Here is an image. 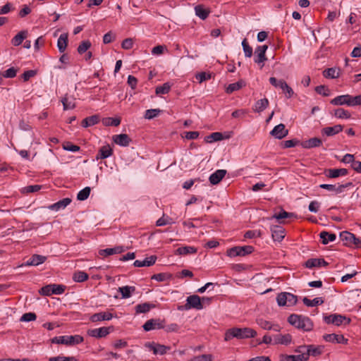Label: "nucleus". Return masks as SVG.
<instances>
[{"label": "nucleus", "mask_w": 361, "mask_h": 361, "mask_svg": "<svg viewBox=\"0 0 361 361\" xmlns=\"http://www.w3.org/2000/svg\"><path fill=\"white\" fill-rule=\"evenodd\" d=\"M288 322L298 329L309 331L312 329L313 324L310 318L295 314H290Z\"/></svg>", "instance_id": "1"}, {"label": "nucleus", "mask_w": 361, "mask_h": 361, "mask_svg": "<svg viewBox=\"0 0 361 361\" xmlns=\"http://www.w3.org/2000/svg\"><path fill=\"white\" fill-rule=\"evenodd\" d=\"M256 336V331L250 328H232L226 331L224 338H252Z\"/></svg>", "instance_id": "2"}, {"label": "nucleus", "mask_w": 361, "mask_h": 361, "mask_svg": "<svg viewBox=\"0 0 361 361\" xmlns=\"http://www.w3.org/2000/svg\"><path fill=\"white\" fill-rule=\"evenodd\" d=\"M190 309H195V310H202L203 309V305L201 302V298L197 295H190L186 299V303L183 307H179V310H190Z\"/></svg>", "instance_id": "3"}, {"label": "nucleus", "mask_w": 361, "mask_h": 361, "mask_svg": "<svg viewBox=\"0 0 361 361\" xmlns=\"http://www.w3.org/2000/svg\"><path fill=\"white\" fill-rule=\"evenodd\" d=\"M326 324H331L335 326L347 325L350 322V319L341 314H332L324 317Z\"/></svg>", "instance_id": "4"}, {"label": "nucleus", "mask_w": 361, "mask_h": 361, "mask_svg": "<svg viewBox=\"0 0 361 361\" xmlns=\"http://www.w3.org/2000/svg\"><path fill=\"white\" fill-rule=\"evenodd\" d=\"M253 251L254 247L251 245L235 246L227 250V255L231 257L245 256L251 254Z\"/></svg>", "instance_id": "5"}, {"label": "nucleus", "mask_w": 361, "mask_h": 361, "mask_svg": "<svg viewBox=\"0 0 361 361\" xmlns=\"http://www.w3.org/2000/svg\"><path fill=\"white\" fill-rule=\"evenodd\" d=\"M296 352L299 354L295 355H281L279 361H307L308 360V354L303 353L301 346L296 350Z\"/></svg>", "instance_id": "6"}, {"label": "nucleus", "mask_w": 361, "mask_h": 361, "mask_svg": "<svg viewBox=\"0 0 361 361\" xmlns=\"http://www.w3.org/2000/svg\"><path fill=\"white\" fill-rule=\"evenodd\" d=\"M267 49V45L258 46L256 47L254 58L255 63L259 64L267 60V58L266 57V51Z\"/></svg>", "instance_id": "7"}, {"label": "nucleus", "mask_w": 361, "mask_h": 361, "mask_svg": "<svg viewBox=\"0 0 361 361\" xmlns=\"http://www.w3.org/2000/svg\"><path fill=\"white\" fill-rule=\"evenodd\" d=\"M270 134L277 139H282L288 134V130L283 123L276 126L274 129L270 132Z\"/></svg>", "instance_id": "8"}, {"label": "nucleus", "mask_w": 361, "mask_h": 361, "mask_svg": "<svg viewBox=\"0 0 361 361\" xmlns=\"http://www.w3.org/2000/svg\"><path fill=\"white\" fill-rule=\"evenodd\" d=\"M271 236L274 241H281L285 237V229L281 226L271 227Z\"/></svg>", "instance_id": "9"}, {"label": "nucleus", "mask_w": 361, "mask_h": 361, "mask_svg": "<svg viewBox=\"0 0 361 361\" xmlns=\"http://www.w3.org/2000/svg\"><path fill=\"white\" fill-rule=\"evenodd\" d=\"M47 259V257L40 255H33L26 262L21 264L23 266H38L44 263Z\"/></svg>", "instance_id": "10"}, {"label": "nucleus", "mask_w": 361, "mask_h": 361, "mask_svg": "<svg viewBox=\"0 0 361 361\" xmlns=\"http://www.w3.org/2000/svg\"><path fill=\"white\" fill-rule=\"evenodd\" d=\"M157 259L156 255H151L143 260H135L133 265L136 267H151L155 264Z\"/></svg>", "instance_id": "11"}, {"label": "nucleus", "mask_w": 361, "mask_h": 361, "mask_svg": "<svg viewBox=\"0 0 361 361\" xmlns=\"http://www.w3.org/2000/svg\"><path fill=\"white\" fill-rule=\"evenodd\" d=\"M112 139L116 145L122 147L128 146L131 142V139L127 134L115 135L113 136Z\"/></svg>", "instance_id": "12"}, {"label": "nucleus", "mask_w": 361, "mask_h": 361, "mask_svg": "<svg viewBox=\"0 0 361 361\" xmlns=\"http://www.w3.org/2000/svg\"><path fill=\"white\" fill-rule=\"evenodd\" d=\"M226 173V170L224 169L216 170L214 173L210 175L209 178V182L212 185L218 184L224 178Z\"/></svg>", "instance_id": "13"}, {"label": "nucleus", "mask_w": 361, "mask_h": 361, "mask_svg": "<svg viewBox=\"0 0 361 361\" xmlns=\"http://www.w3.org/2000/svg\"><path fill=\"white\" fill-rule=\"evenodd\" d=\"M328 178H335L339 176H345L348 173L346 169H329L325 172Z\"/></svg>", "instance_id": "14"}, {"label": "nucleus", "mask_w": 361, "mask_h": 361, "mask_svg": "<svg viewBox=\"0 0 361 361\" xmlns=\"http://www.w3.org/2000/svg\"><path fill=\"white\" fill-rule=\"evenodd\" d=\"M350 94H343L334 98L330 103L334 106L347 105L350 106Z\"/></svg>", "instance_id": "15"}, {"label": "nucleus", "mask_w": 361, "mask_h": 361, "mask_svg": "<svg viewBox=\"0 0 361 361\" xmlns=\"http://www.w3.org/2000/svg\"><path fill=\"white\" fill-rule=\"evenodd\" d=\"M301 347L303 353L308 354V357H310V355L317 356L320 355L322 353L324 348L322 346L314 347L313 345H302Z\"/></svg>", "instance_id": "16"}, {"label": "nucleus", "mask_w": 361, "mask_h": 361, "mask_svg": "<svg viewBox=\"0 0 361 361\" xmlns=\"http://www.w3.org/2000/svg\"><path fill=\"white\" fill-rule=\"evenodd\" d=\"M145 346L148 348L150 350H152L154 354H160L163 355L166 353V350L169 349L164 345L157 344L154 342L147 343L145 344Z\"/></svg>", "instance_id": "17"}, {"label": "nucleus", "mask_w": 361, "mask_h": 361, "mask_svg": "<svg viewBox=\"0 0 361 361\" xmlns=\"http://www.w3.org/2000/svg\"><path fill=\"white\" fill-rule=\"evenodd\" d=\"M328 265V262H326L324 259L319 258H311L306 261L305 267L309 269H312L314 267H326Z\"/></svg>", "instance_id": "18"}, {"label": "nucleus", "mask_w": 361, "mask_h": 361, "mask_svg": "<svg viewBox=\"0 0 361 361\" xmlns=\"http://www.w3.org/2000/svg\"><path fill=\"white\" fill-rule=\"evenodd\" d=\"M113 318V314L109 312H101L91 316L92 322L109 321Z\"/></svg>", "instance_id": "19"}, {"label": "nucleus", "mask_w": 361, "mask_h": 361, "mask_svg": "<svg viewBox=\"0 0 361 361\" xmlns=\"http://www.w3.org/2000/svg\"><path fill=\"white\" fill-rule=\"evenodd\" d=\"M343 129V126L342 125L338 124L332 127L324 128L322 130V133L326 136H333L341 132Z\"/></svg>", "instance_id": "20"}, {"label": "nucleus", "mask_w": 361, "mask_h": 361, "mask_svg": "<svg viewBox=\"0 0 361 361\" xmlns=\"http://www.w3.org/2000/svg\"><path fill=\"white\" fill-rule=\"evenodd\" d=\"M71 199L69 197L63 198L59 202L49 206V209L54 211H59L66 208L71 202Z\"/></svg>", "instance_id": "21"}, {"label": "nucleus", "mask_w": 361, "mask_h": 361, "mask_svg": "<svg viewBox=\"0 0 361 361\" xmlns=\"http://www.w3.org/2000/svg\"><path fill=\"white\" fill-rule=\"evenodd\" d=\"M322 144L321 139L317 137H312L307 140H305L301 143L303 148L310 149L313 147H319Z\"/></svg>", "instance_id": "22"}, {"label": "nucleus", "mask_w": 361, "mask_h": 361, "mask_svg": "<svg viewBox=\"0 0 361 361\" xmlns=\"http://www.w3.org/2000/svg\"><path fill=\"white\" fill-rule=\"evenodd\" d=\"M27 36L28 32L27 30H22L13 37L11 39V44L15 47H18L22 44L23 40L26 39Z\"/></svg>", "instance_id": "23"}, {"label": "nucleus", "mask_w": 361, "mask_h": 361, "mask_svg": "<svg viewBox=\"0 0 361 361\" xmlns=\"http://www.w3.org/2000/svg\"><path fill=\"white\" fill-rule=\"evenodd\" d=\"M112 153H113V150L109 145L102 146L99 149L98 154L96 157V159H104L110 157L112 154Z\"/></svg>", "instance_id": "24"}, {"label": "nucleus", "mask_w": 361, "mask_h": 361, "mask_svg": "<svg viewBox=\"0 0 361 361\" xmlns=\"http://www.w3.org/2000/svg\"><path fill=\"white\" fill-rule=\"evenodd\" d=\"M68 33H63L59 36L57 41V47L59 52L63 53L66 50L68 45Z\"/></svg>", "instance_id": "25"}, {"label": "nucleus", "mask_w": 361, "mask_h": 361, "mask_svg": "<svg viewBox=\"0 0 361 361\" xmlns=\"http://www.w3.org/2000/svg\"><path fill=\"white\" fill-rule=\"evenodd\" d=\"M269 100L267 98L259 99L256 102L252 107L255 112L260 113L263 111L269 106Z\"/></svg>", "instance_id": "26"}, {"label": "nucleus", "mask_w": 361, "mask_h": 361, "mask_svg": "<svg viewBox=\"0 0 361 361\" xmlns=\"http://www.w3.org/2000/svg\"><path fill=\"white\" fill-rule=\"evenodd\" d=\"M296 217L294 213L287 212L283 209H281L279 214H274L271 219H276L279 223H283L284 219Z\"/></svg>", "instance_id": "27"}, {"label": "nucleus", "mask_w": 361, "mask_h": 361, "mask_svg": "<svg viewBox=\"0 0 361 361\" xmlns=\"http://www.w3.org/2000/svg\"><path fill=\"white\" fill-rule=\"evenodd\" d=\"M340 238L345 245L350 246L353 240H355V235L348 231H343L340 233Z\"/></svg>", "instance_id": "28"}, {"label": "nucleus", "mask_w": 361, "mask_h": 361, "mask_svg": "<svg viewBox=\"0 0 361 361\" xmlns=\"http://www.w3.org/2000/svg\"><path fill=\"white\" fill-rule=\"evenodd\" d=\"M162 327L161 323L158 320L149 319L143 325L145 331H148L152 329H159Z\"/></svg>", "instance_id": "29"}, {"label": "nucleus", "mask_w": 361, "mask_h": 361, "mask_svg": "<svg viewBox=\"0 0 361 361\" xmlns=\"http://www.w3.org/2000/svg\"><path fill=\"white\" fill-rule=\"evenodd\" d=\"M257 324L264 329L273 330L275 331H279V326L276 324H271V322L263 319H257Z\"/></svg>", "instance_id": "30"}, {"label": "nucleus", "mask_w": 361, "mask_h": 361, "mask_svg": "<svg viewBox=\"0 0 361 361\" xmlns=\"http://www.w3.org/2000/svg\"><path fill=\"white\" fill-rule=\"evenodd\" d=\"M118 292L121 293L122 298H129L132 293L135 291V286H125L118 288Z\"/></svg>", "instance_id": "31"}, {"label": "nucleus", "mask_w": 361, "mask_h": 361, "mask_svg": "<svg viewBox=\"0 0 361 361\" xmlns=\"http://www.w3.org/2000/svg\"><path fill=\"white\" fill-rule=\"evenodd\" d=\"M99 121V117L97 115H93L85 118L82 121V126L83 128H87L97 124Z\"/></svg>", "instance_id": "32"}, {"label": "nucleus", "mask_w": 361, "mask_h": 361, "mask_svg": "<svg viewBox=\"0 0 361 361\" xmlns=\"http://www.w3.org/2000/svg\"><path fill=\"white\" fill-rule=\"evenodd\" d=\"M322 243L324 245L328 244L329 242H333L336 240V236L334 233H330L327 231H322L319 233Z\"/></svg>", "instance_id": "33"}, {"label": "nucleus", "mask_w": 361, "mask_h": 361, "mask_svg": "<svg viewBox=\"0 0 361 361\" xmlns=\"http://www.w3.org/2000/svg\"><path fill=\"white\" fill-rule=\"evenodd\" d=\"M155 305L149 302H144L138 304L135 306V312L137 314L148 312L152 308H154Z\"/></svg>", "instance_id": "34"}, {"label": "nucleus", "mask_w": 361, "mask_h": 361, "mask_svg": "<svg viewBox=\"0 0 361 361\" xmlns=\"http://www.w3.org/2000/svg\"><path fill=\"white\" fill-rule=\"evenodd\" d=\"M197 251V248L192 246H183L178 247L176 253L180 255H186L189 254H195Z\"/></svg>", "instance_id": "35"}, {"label": "nucleus", "mask_w": 361, "mask_h": 361, "mask_svg": "<svg viewBox=\"0 0 361 361\" xmlns=\"http://www.w3.org/2000/svg\"><path fill=\"white\" fill-rule=\"evenodd\" d=\"M195 11L196 16L202 20L206 19L209 14V11L202 5L196 6L195 7Z\"/></svg>", "instance_id": "36"}, {"label": "nucleus", "mask_w": 361, "mask_h": 361, "mask_svg": "<svg viewBox=\"0 0 361 361\" xmlns=\"http://www.w3.org/2000/svg\"><path fill=\"white\" fill-rule=\"evenodd\" d=\"M74 98L66 94L61 99L64 110L72 109L75 106Z\"/></svg>", "instance_id": "37"}, {"label": "nucleus", "mask_w": 361, "mask_h": 361, "mask_svg": "<svg viewBox=\"0 0 361 361\" xmlns=\"http://www.w3.org/2000/svg\"><path fill=\"white\" fill-rule=\"evenodd\" d=\"M303 303L307 307H315L324 303L322 298H315L313 300H310L305 297L302 299Z\"/></svg>", "instance_id": "38"}, {"label": "nucleus", "mask_w": 361, "mask_h": 361, "mask_svg": "<svg viewBox=\"0 0 361 361\" xmlns=\"http://www.w3.org/2000/svg\"><path fill=\"white\" fill-rule=\"evenodd\" d=\"M223 138L224 137H223V135L221 133L215 132V133H212V134H210L208 136H206L204 138V140L207 143H212L213 142L220 141V140H223Z\"/></svg>", "instance_id": "39"}, {"label": "nucleus", "mask_w": 361, "mask_h": 361, "mask_svg": "<svg viewBox=\"0 0 361 361\" xmlns=\"http://www.w3.org/2000/svg\"><path fill=\"white\" fill-rule=\"evenodd\" d=\"M323 75L326 78H337L339 77V72L335 68H329L323 71Z\"/></svg>", "instance_id": "40"}, {"label": "nucleus", "mask_w": 361, "mask_h": 361, "mask_svg": "<svg viewBox=\"0 0 361 361\" xmlns=\"http://www.w3.org/2000/svg\"><path fill=\"white\" fill-rule=\"evenodd\" d=\"M244 85L243 81H238L237 82L229 84L226 87V92L228 94H231L235 91L240 90Z\"/></svg>", "instance_id": "41"}, {"label": "nucleus", "mask_w": 361, "mask_h": 361, "mask_svg": "<svg viewBox=\"0 0 361 361\" xmlns=\"http://www.w3.org/2000/svg\"><path fill=\"white\" fill-rule=\"evenodd\" d=\"M52 343L63 344L67 346H73L79 344L83 340H51Z\"/></svg>", "instance_id": "42"}, {"label": "nucleus", "mask_w": 361, "mask_h": 361, "mask_svg": "<svg viewBox=\"0 0 361 361\" xmlns=\"http://www.w3.org/2000/svg\"><path fill=\"white\" fill-rule=\"evenodd\" d=\"M90 192L91 188L90 187H85V188L79 191V192L77 195V199L80 201H84L87 200L90 196Z\"/></svg>", "instance_id": "43"}, {"label": "nucleus", "mask_w": 361, "mask_h": 361, "mask_svg": "<svg viewBox=\"0 0 361 361\" xmlns=\"http://www.w3.org/2000/svg\"><path fill=\"white\" fill-rule=\"evenodd\" d=\"M171 85L169 82H165L161 86L156 87L155 92L157 94H167L171 90Z\"/></svg>", "instance_id": "44"}, {"label": "nucleus", "mask_w": 361, "mask_h": 361, "mask_svg": "<svg viewBox=\"0 0 361 361\" xmlns=\"http://www.w3.org/2000/svg\"><path fill=\"white\" fill-rule=\"evenodd\" d=\"M334 116L338 118H349L350 114L348 111L342 108H338L334 111Z\"/></svg>", "instance_id": "45"}, {"label": "nucleus", "mask_w": 361, "mask_h": 361, "mask_svg": "<svg viewBox=\"0 0 361 361\" xmlns=\"http://www.w3.org/2000/svg\"><path fill=\"white\" fill-rule=\"evenodd\" d=\"M242 47L245 57L250 58L252 56V48L249 45L246 38L243 40Z\"/></svg>", "instance_id": "46"}, {"label": "nucleus", "mask_w": 361, "mask_h": 361, "mask_svg": "<svg viewBox=\"0 0 361 361\" xmlns=\"http://www.w3.org/2000/svg\"><path fill=\"white\" fill-rule=\"evenodd\" d=\"M88 274L84 271L75 272L73 276V279L76 282H83L88 279Z\"/></svg>", "instance_id": "47"}, {"label": "nucleus", "mask_w": 361, "mask_h": 361, "mask_svg": "<svg viewBox=\"0 0 361 361\" xmlns=\"http://www.w3.org/2000/svg\"><path fill=\"white\" fill-rule=\"evenodd\" d=\"M102 123L104 126H118L121 123V119L117 118H105L103 119Z\"/></svg>", "instance_id": "48"}, {"label": "nucleus", "mask_w": 361, "mask_h": 361, "mask_svg": "<svg viewBox=\"0 0 361 361\" xmlns=\"http://www.w3.org/2000/svg\"><path fill=\"white\" fill-rule=\"evenodd\" d=\"M51 293L54 295H61L64 293L66 287L64 285L62 284H56L53 283L51 284Z\"/></svg>", "instance_id": "49"}, {"label": "nucleus", "mask_w": 361, "mask_h": 361, "mask_svg": "<svg viewBox=\"0 0 361 361\" xmlns=\"http://www.w3.org/2000/svg\"><path fill=\"white\" fill-rule=\"evenodd\" d=\"M274 340H267V339H264V340H262V341H259L258 343V345H261L262 343H264V344H272V345H275V344H278V343H280V344H282V345H289L290 343V341L291 340H279V342H277L276 340H274V342H273Z\"/></svg>", "instance_id": "50"}, {"label": "nucleus", "mask_w": 361, "mask_h": 361, "mask_svg": "<svg viewBox=\"0 0 361 361\" xmlns=\"http://www.w3.org/2000/svg\"><path fill=\"white\" fill-rule=\"evenodd\" d=\"M160 112L161 110L159 109H148L145 111V118L149 120L152 119L157 117Z\"/></svg>", "instance_id": "51"}, {"label": "nucleus", "mask_w": 361, "mask_h": 361, "mask_svg": "<svg viewBox=\"0 0 361 361\" xmlns=\"http://www.w3.org/2000/svg\"><path fill=\"white\" fill-rule=\"evenodd\" d=\"M92 44L89 40L82 41L78 47V52L82 54L87 51Z\"/></svg>", "instance_id": "52"}, {"label": "nucleus", "mask_w": 361, "mask_h": 361, "mask_svg": "<svg viewBox=\"0 0 361 361\" xmlns=\"http://www.w3.org/2000/svg\"><path fill=\"white\" fill-rule=\"evenodd\" d=\"M188 361H213V356L211 354H204L195 356Z\"/></svg>", "instance_id": "53"}, {"label": "nucleus", "mask_w": 361, "mask_h": 361, "mask_svg": "<svg viewBox=\"0 0 361 361\" xmlns=\"http://www.w3.org/2000/svg\"><path fill=\"white\" fill-rule=\"evenodd\" d=\"M17 70L11 67L6 71H5L3 73H1L2 78H13L16 75Z\"/></svg>", "instance_id": "54"}, {"label": "nucleus", "mask_w": 361, "mask_h": 361, "mask_svg": "<svg viewBox=\"0 0 361 361\" xmlns=\"http://www.w3.org/2000/svg\"><path fill=\"white\" fill-rule=\"evenodd\" d=\"M171 276L170 274H168L166 273H159V274H154L151 279H154L157 281H164L166 279H170Z\"/></svg>", "instance_id": "55"}, {"label": "nucleus", "mask_w": 361, "mask_h": 361, "mask_svg": "<svg viewBox=\"0 0 361 361\" xmlns=\"http://www.w3.org/2000/svg\"><path fill=\"white\" fill-rule=\"evenodd\" d=\"M282 91L286 94L287 98H290L294 94L293 89L285 82L283 85L281 87Z\"/></svg>", "instance_id": "56"}, {"label": "nucleus", "mask_w": 361, "mask_h": 361, "mask_svg": "<svg viewBox=\"0 0 361 361\" xmlns=\"http://www.w3.org/2000/svg\"><path fill=\"white\" fill-rule=\"evenodd\" d=\"M315 91L324 97H327L330 94V91L328 87L325 85H319L315 87Z\"/></svg>", "instance_id": "57"}, {"label": "nucleus", "mask_w": 361, "mask_h": 361, "mask_svg": "<svg viewBox=\"0 0 361 361\" xmlns=\"http://www.w3.org/2000/svg\"><path fill=\"white\" fill-rule=\"evenodd\" d=\"M287 292L281 293L276 298L277 303L279 306L286 305Z\"/></svg>", "instance_id": "58"}, {"label": "nucleus", "mask_w": 361, "mask_h": 361, "mask_svg": "<svg viewBox=\"0 0 361 361\" xmlns=\"http://www.w3.org/2000/svg\"><path fill=\"white\" fill-rule=\"evenodd\" d=\"M262 232L259 230H254V231H247L244 237L245 238H254L256 237H261Z\"/></svg>", "instance_id": "59"}, {"label": "nucleus", "mask_w": 361, "mask_h": 361, "mask_svg": "<svg viewBox=\"0 0 361 361\" xmlns=\"http://www.w3.org/2000/svg\"><path fill=\"white\" fill-rule=\"evenodd\" d=\"M37 316L34 312H27L23 314L20 318V321L22 322H31L35 320Z\"/></svg>", "instance_id": "60"}, {"label": "nucleus", "mask_w": 361, "mask_h": 361, "mask_svg": "<svg viewBox=\"0 0 361 361\" xmlns=\"http://www.w3.org/2000/svg\"><path fill=\"white\" fill-rule=\"evenodd\" d=\"M298 298L297 296L290 293H287V300H286V305L287 306H293L297 303Z\"/></svg>", "instance_id": "61"}, {"label": "nucleus", "mask_w": 361, "mask_h": 361, "mask_svg": "<svg viewBox=\"0 0 361 361\" xmlns=\"http://www.w3.org/2000/svg\"><path fill=\"white\" fill-rule=\"evenodd\" d=\"M269 82L275 87H279L281 88L283 85V83L286 82L283 79H281V80H277L276 78L274 77H271L269 78Z\"/></svg>", "instance_id": "62"}, {"label": "nucleus", "mask_w": 361, "mask_h": 361, "mask_svg": "<svg viewBox=\"0 0 361 361\" xmlns=\"http://www.w3.org/2000/svg\"><path fill=\"white\" fill-rule=\"evenodd\" d=\"M49 361H77L74 357H63L57 356L51 357L49 359Z\"/></svg>", "instance_id": "63"}, {"label": "nucleus", "mask_w": 361, "mask_h": 361, "mask_svg": "<svg viewBox=\"0 0 361 361\" xmlns=\"http://www.w3.org/2000/svg\"><path fill=\"white\" fill-rule=\"evenodd\" d=\"M361 105V94L353 97L350 95V106Z\"/></svg>", "instance_id": "64"}]
</instances>
